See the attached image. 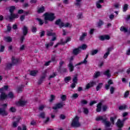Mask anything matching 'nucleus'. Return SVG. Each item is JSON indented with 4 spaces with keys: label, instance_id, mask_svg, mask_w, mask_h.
<instances>
[{
    "label": "nucleus",
    "instance_id": "obj_1",
    "mask_svg": "<svg viewBox=\"0 0 130 130\" xmlns=\"http://www.w3.org/2000/svg\"><path fill=\"white\" fill-rule=\"evenodd\" d=\"M9 88V86L8 85H5L4 86V87H2L0 89V100H5L6 98H7V95L5 93V91H7Z\"/></svg>",
    "mask_w": 130,
    "mask_h": 130
},
{
    "label": "nucleus",
    "instance_id": "obj_2",
    "mask_svg": "<svg viewBox=\"0 0 130 130\" xmlns=\"http://www.w3.org/2000/svg\"><path fill=\"white\" fill-rule=\"evenodd\" d=\"M15 9H16L15 6H11L10 8L9 12H10L11 15L10 16H8V18L9 19V20H10V21H12V20H13V19H17L19 18V15L18 14H13V12L15 11ZM8 18H7V19Z\"/></svg>",
    "mask_w": 130,
    "mask_h": 130
},
{
    "label": "nucleus",
    "instance_id": "obj_3",
    "mask_svg": "<svg viewBox=\"0 0 130 130\" xmlns=\"http://www.w3.org/2000/svg\"><path fill=\"white\" fill-rule=\"evenodd\" d=\"M56 25H59L60 28H62V27H65V28H68L69 27V28L72 27V25L70 23H63L61 22V20L60 19H58L55 22Z\"/></svg>",
    "mask_w": 130,
    "mask_h": 130
},
{
    "label": "nucleus",
    "instance_id": "obj_4",
    "mask_svg": "<svg viewBox=\"0 0 130 130\" xmlns=\"http://www.w3.org/2000/svg\"><path fill=\"white\" fill-rule=\"evenodd\" d=\"M79 119H80V118H79L78 116L75 117L72 121V126H74V127H80V126H81V123L79 121Z\"/></svg>",
    "mask_w": 130,
    "mask_h": 130
},
{
    "label": "nucleus",
    "instance_id": "obj_5",
    "mask_svg": "<svg viewBox=\"0 0 130 130\" xmlns=\"http://www.w3.org/2000/svg\"><path fill=\"white\" fill-rule=\"evenodd\" d=\"M44 16L45 20H48V21H53L55 18L53 13H45Z\"/></svg>",
    "mask_w": 130,
    "mask_h": 130
},
{
    "label": "nucleus",
    "instance_id": "obj_6",
    "mask_svg": "<svg viewBox=\"0 0 130 130\" xmlns=\"http://www.w3.org/2000/svg\"><path fill=\"white\" fill-rule=\"evenodd\" d=\"M2 107H4L3 108H0V115H2L3 116H6L8 115V112L6 111V107L8 106L7 104H5L4 105H1Z\"/></svg>",
    "mask_w": 130,
    "mask_h": 130
},
{
    "label": "nucleus",
    "instance_id": "obj_7",
    "mask_svg": "<svg viewBox=\"0 0 130 130\" xmlns=\"http://www.w3.org/2000/svg\"><path fill=\"white\" fill-rule=\"evenodd\" d=\"M22 31L23 36H22L20 38V42H21V43H23V41H24V40L25 39V36H26L28 33V28L27 26H24L22 28Z\"/></svg>",
    "mask_w": 130,
    "mask_h": 130
},
{
    "label": "nucleus",
    "instance_id": "obj_8",
    "mask_svg": "<svg viewBox=\"0 0 130 130\" xmlns=\"http://www.w3.org/2000/svg\"><path fill=\"white\" fill-rule=\"evenodd\" d=\"M127 119L126 118H124L122 121H121L120 119H118L116 122V124L118 127H122L123 126V121H125Z\"/></svg>",
    "mask_w": 130,
    "mask_h": 130
},
{
    "label": "nucleus",
    "instance_id": "obj_9",
    "mask_svg": "<svg viewBox=\"0 0 130 130\" xmlns=\"http://www.w3.org/2000/svg\"><path fill=\"white\" fill-rule=\"evenodd\" d=\"M27 104V101L24 100H20L19 101L17 102L16 103V105L17 106H25Z\"/></svg>",
    "mask_w": 130,
    "mask_h": 130
},
{
    "label": "nucleus",
    "instance_id": "obj_10",
    "mask_svg": "<svg viewBox=\"0 0 130 130\" xmlns=\"http://www.w3.org/2000/svg\"><path fill=\"white\" fill-rule=\"evenodd\" d=\"M95 85H96V82L91 81L86 85L85 90H88V89H90V88H91V87L95 86Z\"/></svg>",
    "mask_w": 130,
    "mask_h": 130
},
{
    "label": "nucleus",
    "instance_id": "obj_11",
    "mask_svg": "<svg viewBox=\"0 0 130 130\" xmlns=\"http://www.w3.org/2000/svg\"><path fill=\"white\" fill-rule=\"evenodd\" d=\"M88 56H89V55H86V57L84 58V60L76 64V67H77V66H81V64H87V63H88V60H87Z\"/></svg>",
    "mask_w": 130,
    "mask_h": 130
},
{
    "label": "nucleus",
    "instance_id": "obj_12",
    "mask_svg": "<svg viewBox=\"0 0 130 130\" xmlns=\"http://www.w3.org/2000/svg\"><path fill=\"white\" fill-rule=\"evenodd\" d=\"M112 50H113V48L112 47L108 48L107 50V52L105 53V54L104 55V58L106 59L107 57H108V55L110 54V52Z\"/></svg>",
    "mask_w": 130,
    "mask_h": 130
},
{
    "label": "nucleus",
    "instance_id": "obj_13",
    "mask_svg": "<svg viewBox=\"0 0 130 130\" xmlns=\"http://www.w3.org/2000/svg\"><path fill=\"white\" fill-rule=\"evenodd\" d=\"M12 62L13 64H18L20 62V58L12 57Z\"/></svg>",
    "mask_w": 130,
    "mask_h": 130
},
{
    "label": "nucleus",
    "instance_id": "obj_14",
    "mask_svg": "<svg viewBox=\"0 0 130 130\" xmlns=\"http://www.w3.org/2000/svg\"><path fill=\"white\" fill-rule=\"evenodd\" d=\"M63 105H64V104L62 103L57 104L55 106L53 107V109L56 110V109H58L59 108H61L62 107H63Z\"/></svg>",
    "mask_w": 130,
    "mask_h": 130
},
{
    "label": "nucleus",
    "instance_id": "obj_15",
    "mask_svg": "<svg viewBox=\"0 0 130 130\" xmlns=\"http://www.w3.org/2000/svg\"><path fill=\"white\" fill-rule=\"evenodd\" d=\"M100 39L103 41L104 40H109L110 37L108 35L102 36L100 37Z\"/></svg>",
    "mask_w": 130,
    "mask_h": 130
},
{
    "label": "nucleus",
    "instance_id": "obj_16",
    "mask_svg": "<svg viewBox=\"0 0 130 130\" xmlns=\"http://www.w3.org/2000/svg\"><path fill=\"white\" fill-rule=\"evenodd\" d=\"M21 119V117H18L17 118H16V121H14L13 123V127H17V126H18V122H19V121H20Z\"/></svg>",
    "mask_w": 130,
    "mask_h": 130
},
{
    "label": "nucleus",
    "instance_id": "obj_17",
    "mask_svg": "<svg viewBox=\"0 0 130 130\" xmlns=\"http://www.w3.org/2000/svg\"><path fill=\"white\" fill-rule=\"evenodd\" d=\"M81 52V50L80 49V48L74 49L73 51V53L75 55H78L79 53Z\"/></svg>",
    "mask_w": 130,
    "mask_h": 130
},
{
    "label": "nucleus",
    "instance_id": "obj_18",
    "mask_svg": "<svg viewBox=\"0 0 130 130\" xmlns=\"http://www.w3.org/2000/svg\"><path fill=\"white\" fill-rule=\"evenodd\" d=\"M14 66V64L13 63H7L6 64L5 66V69L6 70H11L12 69V67Z\"/></svg>",
    "mask_w": 130,
    "mask_h": 130
},
{
    "label": "nucleus",
    "instance_id": "obj_19",
    "mask_svg": "<svg viewBox=\"0 0 130 130\" xmlns=\"http://www.w3.org/2000/svg\"><path fill=\"white\" fill-rule=\"evenodd\" d=\"M113 84V82L111 80H109L108 81V84H106L105 85V88L106 90H108L109 89V87H110V85H112Z\"/></svg>",
    "mask_w": 130,
    "mask_h": 130
},
{
    "label": "nucleus",
    "instance_id": "obj_20",
    "mask_svg": "<svg viewBox=\"0 0 130 130\" xmlns=\"http://www.w3.org/2000/svg\"><path fill=\"white\" fill-rule=\"evenodd\" d=\"M103 74L105 76H106L107 78H110V77H111V74H110V71L109 70L105 71Z\"/></svg>",
    "mask_w": 130,
    "mask_h": 130
},
{
    "label": "nucleus",
    "instance_id": "obj_21",
    "mask_svg": "<svg viewBox=\"0 0 130 130\" xmlns=\"http://www.w3.org/2000/svg\"><path fill=\"white\" fill-rule=\"evenodd\" d=\"M102 107V103H100L98 105L96 106V112H100L101 111V108Z\"/></svg>",
    "mask_w": 130,
    "mask_h": 130
},
{
    "label": "nucleus",
    "instance_id": "obj_22",
    "mask_svg": "<svg viewBox=\"0 0 130 130\" xmlns=\"http://www.w3.org/2000/svg\"><path fill=\"white\" fill-rule=\"evenodd\" d=\"M45 10V8H44V7L41 6L38 9L37 13L39 14H41V13H43V12H44Z\"/></svg>",
    "mask_w": 130,
    "mask_h": 130
},
{
    "label": "nucleus",
    "instance_id": "obj_23",
    "mask_svg": "<svg viewBox=\"0 0 130 130\" xmlns=\"http://www.w3.org/2000/svg\"><path fill=\"white\" fill-rule=\"evenodd\" d=\"M68 67L70 72H73V71H74V65H73V63L70 62L68 65Z\"/></svg>",
    "mask_w": 130,
    "mask_h": 130
},
{
    "label": "nucleus",
    "instance_id": "obj_24",
    "mask_svg": "<svg viewBox=\"0 0 130 130\" xmlns=\"http://www.w3.org/2000/svg\"><path fill=\"white\" fill-rule=\"evenodd\" d=\"M73 82L75 84H78V75H76L74 76L73 78Z\"/></svg>",
    "mask_w": 130,
    "mask_h": 130
},
{
    "label": "nucleus",
    "instance_id": "obj_25",
    "mask_svg": "<svg viewBox=\"0 0 130 130\" xmlns=\"http://www.w3.org/2000/svg\"><path fill=\"white\" fill-rule=\"evenodd\" d=\"M4 40L5 41H6V42L10 43V42H12V38H11L10 37H7L4 38Z\"/></svg>",
    "mask_w": 130,
    "mask_h": 130
},
{
    "label": "nucleus",
    "instance_id": "obj_26",
    "mask_svg": "<svg viewBox=\"0 0 130 130\" xmlns=\"http://www.w3.org/2000/svg\"><path fill=\"white\" fill-rule=\"evenodd\" d=\"M120 30L121 32H124V33H126V32H127V28L124 27V26H121Z\"/></svg>",
    "mask_w": 130,
    "mask_h": 130
},
{
    "label": "nucleus",
    "instance_id": "obj_27",
    "mask_svg": "<svg viewBox=\"0 0 130 130\" xmlns=\"http://www.w3.org/2000/svg\"><path fill=\"white\" fill-rule=\"evenodd\" d=\"M86 36H87V33H86V32L83 33L82 35L81 36H80V40L81 41H82V40L83 39H85V37H86Z\"/></svg>",
    "mask_w": 130,
    "mask_h": 130
},
{
    "label": "nucleus",
    "instance_id": "obj_28",
    "mask_svg": "<svg viewBox=\"0 0 130 130\" xmlns=\"http://www.w3.org/2000/svg\"><path fill=\"white\" fill-rule=\"evenodd\" d=\"M37 73H38V71L37 70H34L30 72V76H36L37 75Z\"/></svg>",
    "mask_w": 130,
    "mask_h": 130
},
{
    "label": "nucleus",
    "instance_id": "obj_29",
    "mask_svg": "<svg viewBox=\"0 0 130 130\" xmlns=\"http://www.w3.org/2000/svg\"><path fill=\"white\" fill-rule=\"evenodd\" d=\"M102 86H103V83H100L96 87V91H99L101 88H102Z\"/></svg>",
    "mask_w": 130,
    "mask_h": 130
},
{
    "label": "nucleus",
    "instance_id": "obj_30",
    "mask_svg": "<svg viewBox=\"0 0 130 130\" xmlns=\"http://www.w3.org/2000/svg\"><path fill=\"white\" fill-rule=\"evenodd\" d=\"M76 3L75 4L76 6L78 7V8H80L81 7V2H82V0H76Z\"/></svg>",
    "mask_w": 130,
    "mask_h": 130
},
{
    "label": "nucleus",
    "instance_id": "obj_31",
    "mask_svg": "<svg viewBox=\"0 0 130 130\" xmlns=\"http://www.w3.org/2000/svg\"><path fill=\"white\" fill-rule=\"evenodd\" d=\"M23 88H24V85H21L20 86L18 87L17 88V91L18 93H21L23 91Z\"/></svg>",
    "mask_w": 130,
    "mask_h": 130
},
{
    "label": "nucleus",
    "instance_id": "obj_32",
    "mask_svg": "<svg viewBox=\"0 0 130 130\" xmlns=\"http://www.w3.org/2000/svg\"><path fill=\"white\" fill-rule=\"evenodd\" d=\"M46 74H47V71L45 70L42 74V76L41 77V79L44 80L46 77Z\"/></svg>",
    "mask_w": 130,
    "mask_h": 130
},
{
    "label": "nucleus",
    "instance_id": "obj_33",
    "mask_svg": "<svg viewBox=\"0 0 130 130\" xmlns=\"http://www.w3.org/2000/svg\"><path fill=\"white\" fill-rule=\"evenodd\" d=\"M64 64V61L61 60L59 63V70H61V68H62V66Z\"/></svg>",
    "mask_w": 130,
    "mask_h": 130
},
{
    "label": "nucleus",
    "instance_id": "obj_34",
    "mask_svg": "<svg viewBox=\"0 0 130 130\" xmlns=\"http://www.w3.org/2000/svg\"><path fill=\"white\" fill-rule=\"evenodd\" d=\"M126 107H127V106L125 105H122V106H120V107H119V110H124V109H126Z\"/></svg>",
    "mask_w": 130,
    "mask_h": 130
},
{
    "label": "nucleus",
    "instance_id": "obj_35",
    "mask_svg": "<svg viewBox=\"0 0 130 130\" xmlns=\"http://www.w3.org/2000/svg\"><path fill=\"white\" fill-rule=\"evenodd\" d=\"M128 9V5L127 4H125L123 7V12H126Z\"/></svg>",
    "mask_w": 130,
    "mask_h": 130
},
{
    "label": "nucleus",
    "instance_id": "obj_36",
    "mask_svg": "<svg viewBox=\"0 0 130 130\" xmlns=\"http://www.w3.org/2000/svg\"><path fill=\"white\" fill-rule=\"evenodd\" d=\"M79 49H80V50L81 49H83V50H84V49H87V45L83 44L81 46L79 47Z\"/></svg>",
    "mask_w": 130,
    "mask_h": 130
},
{
    "label": "nucleus",
    "instance_id": "obj_37",
    "mask_svg": "<svg viewBox=\"0 0 130 130\" xmlns=\"http://www.w3.org/2000/svg\"><path fill=\"white\" fill-rule=\"evenodd\" d=\"M71 79H72V78L70 76H68L64 78V81L66 83H69V82H70V81H71Z\"/></svg>",
    "mask_w": 130,
    "mask_h": 130
},
{
    "label": "nucleus",
    "instance_id": "obj_38",
    "mask_svg": "<svg viewBox=\"0 0 130 130\" xmlns=\"http://www.w3.org/2000/svg\"><path fill=\"white\" fill-rule=\"evenodd\" d=\"M37 21H39V24L42 26L43 24H44V21L43 20H41L40 18H37Z\"/></svg>",
    "mask_w": 130,
    "mask_h": 130
},
{
    "label": "nucleus",
    "instance_id": "obj_39",
    "mask_svg": "<svg viewBox=\"0 0 130 130\" xmlns=\"http://www.w3.org/2000/svg\"><path fill=\"white\" fill-rule=\"evenodd\" d=\"M100 75H101V73L100 72H97L94 73V78H98V77H100Z\"/></svg>",
    "mask_w": 130,
    "mask_h": 130
},
{
    "label": "nucleus",
    "instance_id": "obj_40",
    "mask_svg": "<svg viewBox=\"0 0 130 130\" xmlns=\"http://www.w3.org/2000/svg\"><path fill=\"white\" fill-rule=\"evenodd\" d=\"M98 53V50H93L91 51V55H95V54H97Z\"/></svg>",
    "mask_w": 130,
    "mask_h": 130
},
{
    "label": "nucleus",
    "instance_id": "obj_41",
    "mask_svg": "<svg viewBox=\"0 0 130 130\" xmlns=\"http://www.w3.org/2000/svg\"><path fill=\"white\" fill-rule=\"evenodd\" d=\"M83 112L85 114H88L89 113V110L87 108H83Z\"/></svg>",
    "mask_w": 130,
    "mask_h": 130
},
{
    "label": "nucleus",
    "instance_id": "obj_42",
    "mask_svg": "<svg viewBox=\"0 0 130 130\" xmlns=\"http://www.w3.org/2000/svg\"><path fill=\"white\" fill-rule=\"evenodd\" d=\"M39 116L42 118H45V113L44 112L40 113Z\"/></svg>",
    "mask_w": 130,
    "mask_h": 130
},
{
    "label": "nucleus",
    "instance_id": "obj_43",
    "mask_svg": "<svg viewBox=\"0 0 130 130\" xmlns=\"http://www.w3.org/2000/svg\"><path fill=\"white\" fill-rule=\"evenodd\" d=\"M46 48H48L50 46H52L53 45V42H50L49 44H47L45 45Z\"/></svg>",
    "mask_w": 130,
    "mask_h": 130
},
{
    "label": "nucleus",
    "instance_id": "obj_44",
    "mask_svg": "<svg viewBox=\"0 0 130 130\" xmlns=\"http://www.w3.org/2000/svg\"><path fill=\"white\" fill-rule=\"evenodd\" d=\"M61 99L62 101H66V99H67V95H62L61 96Z\"/></svg>",
    "mask_w": 130,
    "mask_h": 130
},
{
    "label": "nucleus",
    "instance_id": "obj_45",
    "mask_svg": "<svg viewBox=\"0 0 130 130\" xmlns=\"http://www.w3.org/2000/svg\"><path fill=\"white\" fill-rule=\"evenodd\" d=\"M96 6L98 9H101L102 8V6L99 3L96 2Z\"/></svg>",
    "mask_w": 130,
    "mask_h": 130
},
{
    "label": "nucleus",
    "instance_id": "obj_46",
    "mask_svg": "<svg viewBox=\"0 0 130 130\" xmlns=\"http://www.w3.org/2000/svg\"><path fill=\"white\" fill-rule=\"evenodd\" d=\"M45 107V105H42L40 106L39 109L41 111H42L44 109V108Z\"/></svg>",
    "mask_w": 130,
    "mask_h": 130
},
{
    "label": "nucleus",
    "instance_id": "obj_47",
    "mask_svg": "<svg viewBox=\"0 0 130 130\" xmlns=\"http://www.w3.org/2000/svg\"><path fill=\"white\" fill-rule=\"evenodd\" d=\"M102 25H103V21H102V20H100L98 23V27H101Z\"/></svg>",
    "mask_w": 130,
    "mask_h": 130
},
{
    "label": "nucleus",
    "instance_id": "obj_48",
    "mask_svg": "<svg viewBox=\"0 0 130 130\" xmlns=\"http://www.w3.org/2000/svg\"><path fill=\"white\" fill-rule=\"evenodd\" d=\"M77 17L79 19H82V18H83V14H82V13H80L77 16Z\"/></svg>",
    "mask_w": 130,
    "mask_h": 130
},
{
    "label": "nucleus",
    "instance_id": "obj_49",
    "mask_svg": "<svg viewBox=\"0 0 130 130\" xmlns=\"http://www.w3.org/2000/svg\"><path fill=\"white\" fill-rule=\"evenodd\" d=\"M96 103H97V101H91L90 102L89 105L92 106V105H94V104H96Z\"/></svg>",
    "mask_w": 130,
    "mask_h": 130
},
{
    "label": "nucleus",
    "instance_id": "obj_50",
    "mask_svg": "<svg viewBox=\"0 0 130 130\" xmlns=\"http://www.w3.org/2000/svg\"><path fill=\"white\" fill-rule=\"evenodd\" d=\"M128 95H129V91H127L126 92H125L124 97L125 98H126L128 96Z\"/></svg>",
    "mask_w": 130,
    "mask_h": 130
},
{
    "label": "nucleus",
    "instance_id": "obj_51",
    "mask_svg": "<svg viewBox=\"0 0 130 130\" xmlns=\"http://www.w3.org/2000/svg\"><path fill=\"white\" fill-rule=\"evenodd\" d=\"M9 98H14V94L13 92H10L8 94Z\"/></svg>",
    "mask_w": 130,
    "mask_h": 130
},
{
    "label": "nucleus",
    "instance_id": "obj_52",
    "mask_svg": "<svg viewBox=\"0 0 130 130\" xmlns=\"http://www.w3.org/2000/svg\"><path fill=\"white\" fill-rule=\"evenodd\" d=\"M55 76H56V75L55 74V73H54L52 75L50 76V77L49 78V80H50V79H52L53 78H54V77H55Z\"/></svg>",
    "mask_w": 130,
    "mask_h": 130
},
{
    "label": "nucleus",
    "instance_id": "obj_53",
    "mask_svg": "<svg viewBox=\"0 0 130 130\" xmlns=\"http://www.w3.org/2000/svg\"><path fill=\"white\" fill-rule=\"evenodd\" d=\"M47 35L48 36H53V34L49 31H47Z\"/></svg>",
    "mask_w": 130,
    "mask_h": 130
},
{
    "label": "nucleus",
    "instance_id": "obj_54",
    "mask_svg": "<svg viewBox=\"0 0 130 130\" xmlns=\"http://www.w3.org/2000/svg\"><path fill=\"white\" fill-rule=\"evenodd\" d=\"M111 94H113L114 92V87H111L110 89Z\"/></svg>",
    "mask_w": 130,
    "mask_h": 130
},
{
    "label": "nucleus",
    "instance_id": "obj_55",
    "mask_svg": "<svg viewBox=\"0 0 130 130\" xmlns=\"http://www.w3.org/2000/svg\"><path fill=\"white\" fill-rule=\"evenodd\" d=\"M31 31L33 33H36V31H37V28L35 27H32Z\"/></svg>",
    "mask_w": 130,
    "mask_h": 130
},
{
    "label": "nucleus",
    "instance_id": "obj_56",
    "mask_svg": "<svg viewBox=\"0 0 130 130\" xmlns=\"http://www.w3.org/2000/svg\"><path fill=\"white\" fill-rule=\"evenodd\" d=\"M11 30H12V27H11V25L8 24V25L7 26V31H8V32H10Z\"/></svg>",
    "mask_w": 130,
    "mask_h": 130
},
{
    "label": "nucleus",
    "instance_id": "obj_57",
    "mask_svg": "<svg viewBox=\"0 0 130 130\" xmlns=\"http://www.w3.org/2000/svg\"><path fill=\"white\" fill-rule=\"evenodd\" d=\"M87 103H88V102H87V101L86 100L81 101V104H82L83 105H85L87 104Z\"/></svg>",
    "mask_w": 130,
    "mask_h": 130
},
{
    "label": "nucleus",
    "instance_id": "obj_58",
    "mask_svg": "<svg viewBox=\"0 0 130 130\" xmlns=\"http://www.w3.org/2000/svg\"><path fill=\"white\" fill-rule=\"evenodd\" d=\"M4 50H5V46H1L0 48V52H3Z\"/></svg>",
    "mask_w": 130,
    "mask_h": 130
},
{
    "label": "nucleus",
    "instance_id": "obj_59",
    "mask_svg": "<svg viewBox=\"0 0 130 130\" xmlns=\"http://www.w3.org/2000/svg\"><path fill=\"white\" fill-rule=\"evenodd\" d=\"M70 41H71V38L68 37L66 41L64 42L63 43H68V42H70Z\"/></svg>",
    "mask_w": 130,
    "mask_h": 130
},
{
    "label": "nucleus",
    "instance_id": "obj_60",
    "mask_svg": "<svg viewBox=\"0 0 130 130\" xmlns=\"http://www.w3.org/2000/svg\"><path fill=\"white\" fill-rule=\"evenodd\" d=\"M10 111L11 112H16V109L14 107H11L10 108Z\"/></svg>",
    "mask_w": 130,
    "mask_h": 130
},
{
    "label": "nucleus",
    "instance_id": "obj_61",
    "mask_svg": "<svg viewBox=\"0 0 130 130\" xmlns=\"http://www.w3.org/2000/svg\"><path fill=\"white\" fill-rule=\"evenodd\" d=\"M55 96L53 95H51V99H50V102H52L53 100H54Z\"/></svg>",
    "mask_w": 130,
    "mask_h": 130
},
{
    "label": "nucleus",
    "instance_id": "obj_62",
    "mask_svg": "<svg viewBox=\"0 0 130 130\" xmlns=\"http://www.w3.org/2000/svg\"><path fill=\"white\" fill-rule=\"evenodd\" d=\"M76 85H77V83H72L71 87V88H72V89H74V88H75V87H76Z\"/></svg>",
    "mask_w": 130,
    "mask_h": 130
},
{
    "label": "nucleus",
    "instance_id": "obj_63",
    "mask_svg": "<svg viewBox=\"0 0 130 130\" xmlns=\"http://www.w3.org/2000/svg\"><path fill=\"white\" fill-rule=\"evenodd\" d=\"M20 21H23L25 19V15H22L20 16Z\"/></svg>",
    "mask_w": 130,
    "mask_h": 130
},
{
    "label": "nucleus",
    "instance_id": "obj_64",
    "mask_svg": "<svg viewBox=\"0 0 130 130\" xmlns=\"http://www.w3.org/2000/svg\"><path fill=\"white\" fill-rule=\"evenodd\" d=\"M103 111H106V110H107V106H104L103 107Z\"/></svg>",
    "mask_w": 130,
    "mask_h": 130
}]
</instances>
